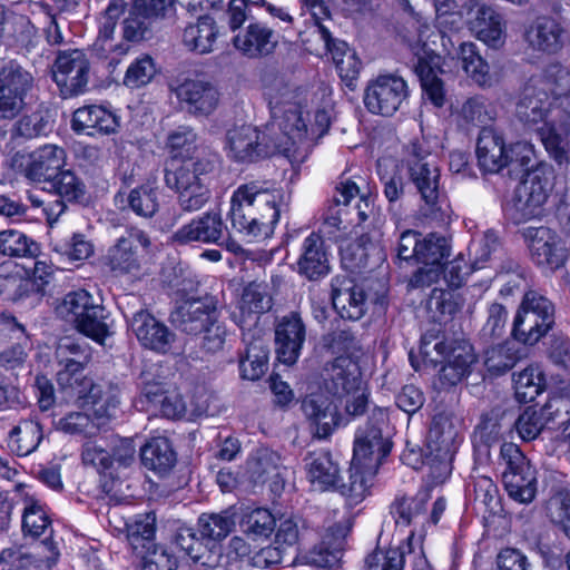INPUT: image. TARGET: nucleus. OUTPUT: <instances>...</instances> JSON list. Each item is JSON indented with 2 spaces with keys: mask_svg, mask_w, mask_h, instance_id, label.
<instances>
[{
  "mask_svg": "<svg viewBox=\"0 0 570 570\" xmlns=\"http://www.w3.org/2000/svg\"><path fill=\"white\" fill-rule=\"evenodd\" d=\"M289 196L268 181L252 180L239 185L230 197L229 218L233 228L253 238H266L273 233Z\"/></svg>",
  "mask_w": 570,
  "mask_h": 570,
  "instance_id": "nucleus-1",
  "label": "nucleus"
},
{
  "mask_svg": "<svg viewBox=\"0 0 570 570\" xmlns=\"http://www.w3.org/2000/svg\"><path fill=\"white\" fill-rule=\"evenodd\" d=\"M386 421V412L374 409L370 421L356 431L348 481L338 487V492L350 508L356 507L366 498L370 488L367 476L375 473L391 451L392 443L382 432Z\"/></svg>",
  "mask_w": 570,
  "mask_h": 570,
  "instance_id": "nucleus-2",
  "label": "nucleus"
},
{
  "mask_svg": "<svg viewBox=\"0 0 570 570\" xmlns=\"http://www.w3.org/2000/svg\"><path fill=\"white\" fill-rule=\"evenodd\" d=\"M550 65L546 67L540 77L532 78L524 87L517 104V117L528 126L540 125L535 130L549 156L560 166L568 167L570 157L560 145L563 140L557 136L550 114L552 111L553 80L549 77Z\"/></svg>",
  "mask_w": 570,
  "mask_h": 570,
  "instance_id": "nucleus-3",
  "label": "nucleus"
},
{
  "mask_svg": "<svg viewBox=\"0 0 570 570\" xmlns=\"http://www.w3.org/2000/svg\"><path fill=\"white\" fill-rule=\"evenodd\" d=\"M217 156L208 155L181 164L171 161L164 170L165 185L177 194L183 212L202 209L210 198L209 180L216 170Z\"/></svg>",
  "mask_w": 570,
  "mask_h": 570,
  "instance_id": "nucleus-4",
  "label": "nucleus"
},
{
  "mask_svg": "<svg viewBox=\"0 0 570 570\" xmlns=\"http://www.w3.org/2000/svg\"><path fill=\"white\" fill-rule=\"evenodd\" d=\"M554 186V170L541 164L528 174L527 179L515 189L510 215L521 224L539 216Z\"/></svg>",
  "mask_w": 570,
  "mask_h": 570,
  "instance_id": "nucleus-5",
  "label": "nucleus"
},
{
  "mask_svg": "<svg viewBox=\"0 0 570 570\" xmlns=\"http://www.w3.org/2000/svg\"><path fill=\"white\" fill-rule=\"evenodd\" d=\"M502 481L509 497L523 504L532 502L537 494V471L520 448L505 442L500 448Z\"/></svg>",
  "mask_w": 570,
  "mask_h": 570,
  "instance_id": "nucleus-6",
  "label": "nucleus"
},
{
  "mask_svg": "<svg viewBox=\"0 0 570 570\" xmlns=\"http://www.w3.org/2000/svg\"><path fill=\"white\" fill-rule=\"evenodd\" d=\"M406 164L410 179L424 202V215L436 217L441 210L440 171L431 160L429 150L419 141L411 142Z\"/></svg>",
  "mask_w": 570,
  "mask_h": 570,
  "instance_id": "nucleus-7",
  "label": "nucleus"
},
{
  "mask_svg": "<svg viewBox=\"0 0 570 570\" xmlns=\"http://www.w3.org/2000/svg\"><path fill=\"white\" fill-rule=\"evenodd\" d=\"M150 246L148 234L136 226H130L109 247L107 265L116 275H138L147 262Z\"/></svg>",
  "mask_w": 570,
  "mask_h": 570,
  "instance_id": "nucleus-8",
  "label": "nucleus"
},
{
  "mask_svg": "<svg viewBox=\"0 0 570 570\" xmlns=\"http://www.w3.org/2000/svg\"><path fill=\"white\" fill-rule=\"evenodd\" d=\"M52 75L63 99L82 95L88 90L90 79L89 59L79 49L60 51L55 60Z\"/></svg>",
  "mask_w": 570,
  "mask_h": 570,
  "instance_id": "nucleus-9",
  "label": "nucleus"
},
{
  "mask_svg": "<svg viewBox=\"0 0 570 570\" xmlns=\"http://www.w3.org/2000/svg\"><path fill=\"white\" fill-rule=\"evenodd\" d=\"M32 85V75L19 63L9 61L0 67V119L11 120L22 111Z\"/></svg>",
  "mask_w": 570,
  "mask_h": 570,
  "instance_id": "nucleus-10",
  "label": "nucleus"
},
{
  "mask_svg": "<svg viewBox=\"0 0 570 570\" xmlns=\"http://www.w3.org/2000/svg\"><path fill=\"white\" fill-rule=\"evenodd\" d=\"M407 97V83L403 78L383 75L366 86L364 105L371 114L391 117L402 107Z\"/></svg>",
  "mask_w": 570,
  "mask_h": 570,
  "instance_id": "nucleus-11",
  "label": "nucleus"
},
{
  "mask_svg": "<svg viewBox=\"0 0 570 570\" xmlns=\"http://www.w3.org/2000/svg\"><path fill=\"white\" fill-rule=\"evenodd\" d=\"M549 77L554 83L550 122H552L557 136L563 140L560 146L567 157H570V71L560 63H550Z\"/></svg>",
  "mask_w": 570,
  "mask_h": 570,
  "instance_id": "nucleus-12",
  "label": "nucleus"
},
{
  "mask_svg": "<svg viewBox=\"0 0 570 570\" xmlns=\"http://www.w3.org/2000/svg\"><path fill=\"white\" fill-rule=\"evenodd\" d=\"M171 92L177 98L181 109L193 116H209L219 104V92L209 81L185 79L171 85Z\"/></svg>",
  "mask_w": 570,
  "mask_h": 570,
  "instance_id": "nucleus-13",
  "label": "nucleus"
},
{
  "mask_svg": "<svg viewBox=\"0 0 570 570\" xmlns=\"http://www.w3.org/2000/svg\"><path fill=\"white\" fill-rule=\"evenodd\" d=\"M529 250L532 261L551 272L562 267L567 261V249L561 237L546 226L529 227L527 229Z\"/></svg>",
  "mask_w": 570,
  "mask_h": 570,
  "instance_id": "nucleus-14",
  "label": "nucleus"
},
{
  "mask_svg": "<svg viewBox=\"0 0 570 570\" xmlns=\"http://www.w3.org/2000/svg\"><path fill=\"white\" fill-rule=\"evenodd\" d=\"M218 316L217 299L214 296L188 299L170 313V322L188 335L202 334L206 326Z\"/></svg>",
  "mask_w": 570,
  "mask_h": 570,
  "instance_id": "nucleus-15",
  "label": "nucleus"
},
{
  "mask_svg": "<svg viewBox=\"0 0 570 570\" xmlns=\"http://www.w3.org/2000/svg\"><path fill=\"white\" fill-rule=\"evenodd\" d=\"M43 190L58 196L52 205L45 208L49 224L57 222L65 213L67 203H81L87 191L83 180L70 169H61L52 179L48 180Z\"/></svg>",
  "mask_w": 570,
  "mask_h": 570,
  "instance_id": "nucleus-16",
  "label": "nucleus"
},
{
  "mask_svg": "<svg viewBox=\"0 0 570 570\" xmlns=\"http://www.w3.org/2000/svg\"><path fill=\"white\" fill-rule=\"evenodd\" d=\"M306 327L298 312L284 315L275 328L276 354L279 362L292 365L301 355Z\"/></svg>",
  "mask_w": 570,
  "mask_h": 570,
  "instance_id": "nucleus-17",
  "label": "nucleus"
},
{
  "mask_svg": "<svg viewBox=\"0 0 570 570\" xmlns=\"http://www.w3.org/2000/svg\"><path fill=\"white\" fill-rule=\"evenodd\" d=\"M321 375L325 390L340 399L357 391L363 383L358 364L348 356L326 363Z\"/></svg>",
  "mask_w": 570,
  "mask_h": 570,
  "instance_id": "nucleus-18",
  "label": "nucleus"
},
{
  "mask_svg": "<svg viewBox=\"0 0 570 570\" xmlns=\"http://www.w3.org/2000/svg\"><path fill=\"white\" fill-rule=\"evenodd\" d=\"M278 42L276 31L261 21L250 22L233 38L235 49L249 59L272 56Z\"/></svg>",
  "mask_w": 570,
  "mask_h": 570,
  "instance_id": "nucleus-19",
  "label": "nucleus"
},
{
  "mask_svg": "<svg viewBox=\"0 0 570 570\" xmlns=\"http://www.w3.org/2000/svg\"><path fill=\"white\" fill-rule=\"evenodd\" d=\"M332 304L342 318L357 321L367 309L366 294L360 285L346 276L332 279Z\"/></svg>",
  "mask_w": 570,
  "mask_h": 570,
  "instance_id": "nucleus-20",
  "label": "nucleus"
},
{
  "mask_svg": "<svg viewBox=\"0 0 570 570\" xmlns=\"http://www.w3.org/2000/svg\"><path fill=\"white\" fill-rule=\"evenodd\" d=\"M462 8L468 12L476 9V17L473 21V29L478 38L489 47L499 49L507 40V21L504 17L492 7L479 4L476 0H462Z\"/></svg>",
  "mask_w": 570,
  "mask_h": 570,
  "instance_id": "nucleus-21",
  "label": "nucleus"
},
{
  "mask_svg": "<svg viewBox=\"0 0 570 570\" xmlns=\"http://www.w3.org/2000/svg\"><path fill=\"white\" fill-rule=\"evenodd\" d=\"M461 440V422L453 413L440 412L432 417L426 436L429 452L455 453Z\"/></svg>",
  "mask_w": 570,
  "mask_h": 570,
  "instance_id": "nucleus-22",
  "label": "nucleus"
},
{
  "mask_svg": "<svg viewBox=\"0 0 570 570\" xmlns=\"http://www.w3.org/2000/svg\"><path fill=\"white\" fill-rule=\"evenodd\" d=\"M301 409L320 439H326L340 425L337 406L325 395H307L302 400Z\"/></svg>",
  "mask_w": 570,
  "mask_h": 570,
  "instance_id": "nucleus-23",
  "label": "nucleus"
},
{
  "mask_svg": "<svg viewBox=\"0 0 570 570\" xmlns=\"http://www.w3.org/2000/svg\"><path fill=\"white\" fill-rule=\"evenodd\" d=\"M131 328L146 348L167 353L175 341V334L147 312H137L131 320Z\"/></svg>",
  "mask_w": 570,
  "mask_h": 570,
  "instance_id": "nucleus-24",
  "label": "nucleus"
},
{
  "mask_svg": "<svg viewBox=\"0 0 570 570\" xmlns=\"http://www.w3.org/2000/svg\"><path fill=\"white\" fill-rule=\"evenodd\" d=\"M71 128L77 134L88 136L110 135L119 128V119L104 106L88 105L75 110Z\"/></svg>",
  "mask_w": 570,
  "mask_h": 570,
  "instance_id": "nucleus-25",
  "label": "nucleus"
},
{
  "mask_svg": "<svg viewBox=\"0 0 570 570\" xmlns=\"http://www.w3.org/2000/svg\"><path fill=\"white\" fill-rule=\"evenodd\" d=\"M297 271L309 281H317L328 275L330 254L320 234L312 233L304 239L297 261Z\"/></svg>",
  "mask_w": 570,
  "mask_h": 570,
  "instance_id": "nucleus-26",
  "label": "nucleus"
},
{
  "mask_svg": "<svg viewBox=\"0 0 570 570\" xmlns=\"http://www.w3.org/2000/svg\"><path fill=\"white\" fill-rule=\"evenodd\" d=\"M224 223L218 213L207 212L191 219L173 235V240L184 245L191 242L217 244L223 236Z\"/></svg>",
  "mask_w": 570,
  "mask_h": 570,
  "instance_id": "nucleus-27",
  "label": "nucleus"
},
{
  "mask_svg": "<svg viewBox=\"0 0 570 570\" xmlns=\"http://www.w3.org/2000/svg\"><path fill=\"white\" fill-rule=\"evenodd\" d=\"M66 151L56 145H45L30 155L24 176L36 183L48 184L65 166Z\"/></svg>",
  "mask_w": 570,
  "mask_h": 570,
  "instance_id": "nucleus-28",
  "label": "nucleus"
},
{
  "mask_svg": "<svg viewBox=\"0 0 570 570\" xmlns=\"http://www.w3.org/2000/svg\"><path fill=\"white\" fill-rule=\"evenodd\" d=\"M507 147L503 136L493 127H483L476 140V158L480 167L488 173H499L508 166Z\"/></svg>",
  "mask_w": 570,
  "mask_h": 570,
  "instance_id": "nucleus-29",
  "label": "nucleus"
},
{
  "mask_svg": "<svg viewBox=\"0 0 570 570\" xmlns=\"http://www.w3.org/2000/svg\"><path fill=\"white\" fill-rule=\"evenodd\" d=\"M227 146L230 157L237 161H253L266 154L261 132L252 125L228 130Z\"/></svg>",
  "mask_w": 570,
  "mask_h": 570,
  "instance_id": "nucleus-30",
  "label": "nucleus"
},
{
  "mask_svg": "<svg viewBox=\"0 0 570 570\" xmlns=\"http://www.w3.org/2000/svg\"><path fill=\"white\" fill-rule=\"evenodd\" d=\"M273 306V299L265 283L252 282L244 287L238 308L240 318L237 324L245 327L255 324L258 317L268 312Z\"/></svg>",
  "mask_w": 570,
  "mask_h": 570,
  "instance_id": "nucleus-31",
  "label": "nucleus"
},
{
  "mask_svg": "<svg viewBox=\"0 0 570 570\" xmlns=\"http://www.w3.org/2000/svg\"><path fill=\"white\" fill-rule=\"evenodd\" d=\"M562 28L551 17L535 18L527 28L525 42L537 51L554 53L561 48Z\"/></svg>",
  "mask_w": 570,
  "mask_h": 570,
  "instance_id": "nucleus-32",
  "label": "nucleus"
},
{
  "mask_svg": "<svg viewBox=\"0 0 570 570\" xmlns=\"http://www.w3.org/2000/svg\"><path fill=\"white\" fill-rule=\"evenodd\" d=\"M346 534L347 528L342 524L328 528L323 541L307 553V562L318 568L335 566L341 560Z\"/></svg>",
  "mask_w": 570,
  "mask_h": 570,
  "instance_id": "nucleus-33",
  "label": "nucleus"
},
{
  "mask_svg": "<svg viewBox=\"0 0 570 570\" xmlns=\"http://www.w3.org/2000/svg\"><path fill=\"white\" fill-rule=\"evenodd\" d=\"M472 250L474 253L473 268L480 269L485 267V263L491 262L494 269L501 272H517L519 265L515 261L508 258L501 262L504 253L500 245L499 237L492 230L484 233L483 237L473 244Z\"/></svg>",
  "mask_w": 570,
  "mask_h": 570,
  "instance_id": "nucleus-34",
  "label": "nucleus"
},
{
  "mask_svg": "<svg viewBox=\"0 0 570 570\" xmlns=\"http://www.w3.org/2000/svg\"><path fill=\"white\" fill-rule=\"evenodd\" d=\"M307 478L315 490L327 491L334 488L340 470L327 451L309 453L305 459Z\"/></svg>",
  "mask_w": 570,
  "mask_h": 570,
  "instance_id": "nucleus-35",
  "label": "nucleus"
},
{
  "mask_svg": "<svg viewBox=\"0 0 570 570\" xmlns=\"http://www.w3.org/2000/svg\"><path fill=\"white\" fill-rule=\"evenodd\" d=\"M218 37V27L209 16H202L196 22L189 23L183 33L184 46L196 53L205 55L214 50Z\"/></svg>",
  "mask_w": 570,
  "mask_h": 570,
  "instance_id": "nucleus-36",
  "label": "nucleus"
},
{
  "mask_svg": "<svg viewBox=\"0 0 570 570\" xmlns=\"http://www.w3.org/2000/svg\"><path fill=\"white\" fill-rule=\"evenodd\" d=\"M142 464L159 474L169 472L176 464V453L167 438L149 440L140 450Z\"/></svg>",
  "mask_w": 570,
  "mask_h": 570,
  "instance_id": "nucleus-37",
  "label": "nucleus"
},
{
  "mask_svg": "<svg viewBox=\"0 0 570 570\" xmlns=\"http://www.w3.org/2000/svg\"><path fill=\"white\" fill-rule=\"evenodd\" d=\"M459 121L465 127H489L497 117L494 105L484 96L466 98L459 110Z\"/></svg>",
  "mask_w": 570,
  "mask_h": 570,
  "instance_id": "nucleus-38",
  "label": "nucleus"
},
{
  "mask_svg": "<svg viewBox=\"0 0 570 570\" xmlns=\"http://www.w3.org/2000/svg\"><path fill=\"white\" fill-rule=\"evenodd\" d=\"M43 438L41 425L33 420L20 421L9 433L8 446L19 456L37 450Z\"/></svg>",
  "mask_w": 570,
  "mask_h": 570,
  "instance_id": "nucleus-39",
  "label": "nucleus"
},
{
  "mask_svg": "<svg viewBox=\"0 0 570 570\" xmlns=\"http://www.w3.org/2000/svg\"><path fill=\"white\" fill-rule=\"evenodd\" d=\"M430 499L428 492L415 497H397L391 504V514L397 525L409 527L425 520L426 504Z\"/></svg>",
  "mask_w": 570,
  "mask_h": 570,
  "instance_id": "nucleus-40",
  "label": "nucleus"
},
{
  "mask_svg": "<svg viewBox=\"0 0 570 570\" xmlns=\"http://www.w3.org/2000/svg\"><path fill=\"white\" fill-rule=\"evenodd\" d=\"M262 83L264 89V96L268 100V105L273 116H277L282 108L296 104V92L285 81L284 77L267 71L262 77Z\"/></svg>",
  "mask_w": 570,
  "mask_h": 570,
  "instance_id": "nucleus-41",
  "label": "nucleus"
},
{
  "mask_svg": "<svg viewBox=\"0 0 570 570\" xmlns=\"http://www.w3.org/2000/svg\"><path fill=\"white\" fill-rule=\"evenodd\" d=\"M56 362L59 367L56 374L59 387L70 399L88 397V389L92 382L83 375L86 366H77L61 361Z\"/></svg>",
  "mask_w": 570,
  "mask_h": 570,
  "instance_id": "nucleus-42",
  "label": "nucleus"
},
{
  "mask_svg": "<svg viewBox=\"0 0 570 570\" xmlns=\"http://www.w3.org/2000/svg\"><path fill=\"white\" fill-rule=\"evenodd\" d=\"M433 348L441 357L440 360L431 358V361L435 364L446 361L453 365L462 367V370L470 373L471 365L476 361L473 346L465 340L436 342Z\"/></svg>",
  "mask_w": 570,
  "mask_h": 570,
  "instance_id": "nucleus-43",
  "label": "nucleus"
},
{
  "mask_svg": "<svg viewBox=\"0 0 570 570\" xmlns=\"http://www.w3.org/2000/svg\"><path fill=\"white\" fill-rule=\"evenodd\" d=\"M127 3L124 0H110L106 10L99 20V32L96 40V46L100 50L108 52L119 48L121 52H126L127 48L115 46L111 43L112 36L119 18L125 13Z\"/></svg>",
  "mask_w": 570,
  "mask_h": 570,
  "instance_id": "nucleus-44",
  "label": "nucleus"
},
{
  "mask_svg": "<svg viewBox=\"0 0 570 570\" xmlns=\"http://www.w3.org/2000/svg\"><path fill=\"white\" fill-rule=\"evenodd\" d=\"M267 345L262 340H254L248 343L246 354L239 361L240 375L245 380H259L268 367Z\"/></svg>",
  "mask_w": 570,
  "mask_h": 570,
  "instance_id": "nucleus-45",
  "label": "nucleus"
},
{
  "mask_svg": "<svg viewBox=\"0 0 570 570\" xmlns=\"http://www.w3.org/2000/svg\"><path fill=\"white\" fill-rule=\"evenodd\" d=\"M32 286L22 277L12 263L0 264V297L6 301L18 302L29 297V287Z\"/></svg>",
  "mask_w": 570,
  "mask_h": 570,
  "instance_id": "nucleus-46",
  "label": "nucleus"
},
{
  "mask_svg": "<svg viewBox=\"0 0 570 570\" xmlns=\"http://www.w3.org/2000/svg\"><path fill=\"white\" fill-rule=\"evenodd\" d=\"M552 326L541 324V317L533 313H523L518 311L512 326V336L514 340L533 345L543 335L551 330Z\"/></svg>",
  "mask_w": 570,
  "mask_h": 570,
  "instance_id": "nucleus-47",
  "label": "nucleus"
},
{
  "mask_svg": "<svg viewBox=\"0 0 570 570\" xmlns=\"http://www.w3.org/2000/svg\"><path fill=\"white\" fill-rule=\"evenodd\" d=\"M39 252L36 242L18 229L0 232V254L9 257H33Z\"/></svg>",
  "mask_w": 570,
  "mask_h": 570,
  "instance_id": "nucleus-48",
  "label": "nucleus"
},
{
  "mask_svg": "<svg viewBox=\"0 0 570 570\" xmlns=\"http://www.w3.org/2000/svg\"><path fill=\"white\" fill-rule=\"evenodd\" d=\"M518 360L519 353L514 347V343L510 341L493 345L484 352V365L494 375H500L511 370Z\"/></svg>",
  "mask_w": 570,
  "mask_h": 570,
  "instance_id": "nucleus-49",
  "label": "nucleus"
},
{
  "mask_svg": "<svg viewBox=\"0 0 570 570\" xmlns=\"http://www.w3.org/2000/svg\"><path fill=\"white\" fill-rule=\"evenodd\" d=\"M273 117L279 119V129L292 140L293 145L302 144L305 140L307 126L303 111L297 104H291V106L282 108V111H278V115Z\"/></svg>",
  "mask_w": 570,
  "mask_h": 570,
  "instance_id": "nucleus-50",
  "label": "nucleus"
},
{
  "mask_svg": "<svg viewBox=\"0 0 570 570\" xmlns=\"http://www.w3.org/2000/svg\"><path fill=\"white\" fill-rule=\"evenodd\" d=\"M235 520L229 511L220 513L202 514L198 519V531L202 539L220 541L233 530Z\"/></svg>",
  "mask_w": 570,
  "mask_h": 570,
  "instance_id": "nucleus-51",
  "label": "nucleus"
},
{
  "mask_svg": "<svg viewBox=\"0 0 570 570\" xmlns=\"http://www.w3.org/2000/svg\"><path fill=\"white\" fill-rule=\"evenodd\" d=\"M253 476L258 481H266L273 478H281L284 465L281 455L267 448L258 449L250 463Z\"/></svg>",
  "mask_w": 570,
  "mask_h": 570,
  "instance_id": "nucleus-52",
  "label": "nucleus"
},
{
  "mask_svg": "<svg viewBox=\"0 0 570 570\" xmlns=\"http://www.w3.org/2000/svg\"><path fill=\"white\" fill-rule=\"evenodd\" d=\"M450 249L446 237L431 233L422 238L416 262L442 268L443 261L450 256Z\"/></svg>",
  "mask_w": 570,
  "mask_h": 570,
  "instance_id": "nucleus-53",
  "label": "nucleus"
},
{
  "mask_svg": "<svg viewBox=\"0 0 570 570\" xmlns=\"http://www.w3.org/2000/svg\"><path fill=\"white\" fill-rule=\"evenodd\" d=\"M508 311L497 302L491 303L487 308L485 322L480 330L479 336L484 343L500 340L507 332Z\"/></svg>",
  "mask_w": 570,
  "mask_h": 570,
  "instance_id": "nucleus-54",
  "label": "nucleus"
},
{
  "mask_svg": "<svg viewBox=\"0 0 570 570\" xmlns=\"http://www.w3.org/2000/svg\"><path fill=\"white\" fill-rule=\"evenodd\" d=\"M107 389V391H104L101 385L92 383L88 389V397L81 399L86 403L91 402L96 406L99 405V407L96 409V414L111 417L120 403L118 397L120 389L117 384L112 383H109Z\"/></svg>",
  "mask_w": 570,
  "mask_h": 570,
  "instance_id": "nucleus-55",
  "label": "nucleus"
},
{
  "mask_svg": "<svg viewBox=\"0 0 570 570\" xmlns=\"http://www.w3.org/2000/svg\"><path fill=\"white\" fill-rule=\"evenodd\" d=\"M75 325L80 333L99 343H102L108 335L105 308L99 304H94L88 308Z\"/></svg>",
  "mask_w": 570,
  "mask_h": 570,
  "instance_id": "nucleus-56",
  "label": "nucleus"
},
{
  "mask_svg": "<svg viewBox=\"0 0 570 570\" xmlns=\"http://www.w3.org/2000/svg\"><path fill=\"white\" fill-rule=\"evenodd\" d=\"M129 208L140 217H153L159 207L157 188L141 185L130 190L128 195Z\"/></svg>",
  "mask_w": 570,
  "mask_h": 570,
  "instance_id": "nucleus-57",
  "label": "nucleus"
},
{
  "mask_svg": "<svg viewBox=\"0 0 570 570\" xmlns=\"http://www.w3.org/2000/svg\"><path fill=\"white\" fill-rule=\"evenodd\" d=\"M546 377L538 365H530L518 374L515 393L525 401H533L544 389Z\"/></svg>",
  "mask_w": 570,
  "mask_h": 570,
  "instance_id": "nucleus-58",
  "label": "nucleus"
},
{
  "mask_svg": "<svg viewBox=\"0 0 570 570\" xmlns=\"http://www.w3.org/2000/svg\"><path fill=\"white\" fill-rule=\"evenodd\" d=\"M547 423L543 410L528 406L517 419L514 428L519 436L529 442L538 438Z\"/></svg>",
  "mask_w": 570,
  "mask_h": 570,
  "instance_id": "nucleus-59",
  "label": "nucleus"
},
{
  "mask_svg": "<svg viewBox=\"0 0 570 570\" xmlns=\"http://www.w3.org/2000/svg\"><path fill=\"white\" fill-rule=\"evenodd\" d=\"M243 527L252 539L268 538L275 530L276 519L269 510L257 508L245 517Z\"/></svg>",
  "mask_w": 570,
  "mask_h": 570,
  "instance_id": "nucleus-60",
  "label": "nucleus"
},
{
  "mask_svg": "<svg viewBox=\"0 0 570 570\" xmlns=\"http://www.w3.org/2000/svg\"><path fill=\"white\" fill-rule=\"evenodd\" d=\"M94 304V298L87 291H75L65 295L61 303L57 306V313L76 324Z\"/></svg>",
  "mask_w": 570,
  "mask_h": 570,
  "instance_id": "nucleus-61",
  "label": "nucleus"
},
{
  "mask_svg": "<svg viewBox=\"0 0 570 570\" xmlns=\"http://www.w3.org/2000/svg\"><path fill=\"white\" fill-rule=\"evenodd\" d=\"M400 2L411 14V19L407 21L409 28L404 38L411 47L412 51L419 56L420 51L423 50L426 45L425 40L429 38L431 27L429 23L423 21L419 13L413 11L409 0H400Z\"/></svg>",
  "mask_w": 570,
  "mask_h": 570,
  "instance_id": "nucleus-62",
  "label": "nucleus"
},
{
  "mask_svg": "<svg viewBox=\"0 0 570 570\" xmlns=\"http://www.w3.org/2000/svg\"><path fill=\"white\" fill-rule=\"evenodd\" d=\"M81 460L85 465L92 466L99 473L110 471L114 466L111 453L104 440L87 441L82 445Z\"/></svg>",
  "mask_w": 570,
  "mask_h": 570,
  "instance_id": "nucleus-63",
  "label": "nucleus"
},
{
  "mask_svg": "<svg viewBox=\"0 0 570 570\" xmlns=\"http://www.w3.org/2000/svg\"><path fill=\"white\" fill-rule=\"evenodd\" d=\"M548 513L552 522L561 525L570 538V490L559 489L548 501Z\"/></svg>",
  "mask_w": 570,
  "mask_h": 570,
  "instance_id": "nucleus-64",
  "label": "nucleus"
}]
</instances>
